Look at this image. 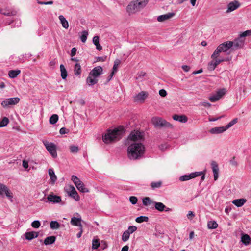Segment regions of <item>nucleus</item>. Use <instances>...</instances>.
Instances as JSON below:
<instances>
[{
    "label": "nucleus",
    "mask_w": 251,
    "mask_h": 251,
    "mask_svg": "<svg viewBox=\"0 0 251 251\" xmlns=\"http://www.w3.org/2000/svg\"><path fill=\"white\" fill-rule=\"evenodd\" d=\"M123 132V128L120 127L113 130H108L107 132L102 136L103 141L108 144L113 141L119 140Z\"/></svg>",
    "instance_id": "nucleus-1"
},
{
    "label": "nucleus",
    "mask_w": 251,
    "mask_h": 251,
    "mask_svg": "<svg viewBox=\"0 0 251 251\" xmlns=\"http://www.w3.org/2000/svg\"><path fill=\"white\" fill-rule=\"evenodd\" d=\"M145 151V147L141 143L131 144L128 148V153L132 157H140Z\"/></svg>",
    "instance_id": "nucleus-2"
},
{
    "label": "nucleus",
    "mask_w": 251,
    "mask_h": 251,
    "mask_svg": "<svg viewBox=\"0 0 251 251\" xmlns=\"http://www.w3.org/2000/svg\"><path fill=\"white\" fill-rule=\"evenodd\" d=\"M149 0H138L131 2L127 7V11L133 13L144 8L148 3Z\"/></svg>",
    "instance_id": "nucleus-3"
},
{
    "label": "nucleus",
    "mask_w": 251,
    "mask_h": 251,
    "mask_svg": "<svg viewBox=\"0 0 251 251\" xmlns=\"http://www.w3.org/2000/svg\"><path fill=\"white\" fill-rule=\"evenodd\" d=\"M151 123L157 127L172 126V125L166 120L159 117H154L151 119Z\"/></svg>",
    "instance_id": "nucleus-4"
},
{
    "label": "nucleus",
    "mask_w": 251,
    "mask_h": 251,
    "mask_svg": "<svg viewBox=\"0 0 251 251\" xmlns=\"http://www.w3.org/2000/svg\"><path fill=\"white\" fill-rule=\"evenodd\" d=\"M19 101L20 99L18 97L7 98L2 101L1 105L4 108H7L16 105Z\"/></svg>",
    "instance_id": "nucleus-5"
},
{
    "label": "nucleus",
    "mask_w": 251,
    "mask_h": 251,
    "mask_svg": "<svg viewBox=\"0 0 251 251\" xmlns=\"http://www.w3.org/2000/svg\"><path fill=\"white\" fill-rule=\"evenodd\" d=\"M0 196L4 197L5 196L12 201L13 195L9 188L4 184L0 183Z\"/></svg>",
    "instance_id": "nucleus-6"
},
{
    "label": "nucleus",
    "mask_w": 251,
    "mask_h": 251,
    "mask_svg": "<svg viewBox=\"0 0 251 251\" xmlns=\"http://www.w3.org/2000/svg\"><path fill=\"white\" fill-rule=\"evenodd\" d=\"M226 92V89L225 88L217 90L216 93L213 94L209 98V100L212 102H214L219 100Z\"/></svg>",
    "instance_id": "nucleus-7"
},
{
    "label": "nucleus",
    "mask_w": 251,
    "mask_h": 251,
    "mask_svg": "<svg viewBox=\"0 0 251 251\" xmlns=\"http://www.w3.org/2000/svg\"><path fill=\"white\" fill-rule=\"evenodd\" d=\"M144 133L138 130L132 131L128 136V139L132 141H138L143 139Z\"/></svg>",
    "instance_id": "nucleus-8"
},
{
    "label": "nucleus",
    "mask_w": 251,
    "mask_h": 251,
    "mask_svg": "<svg viewBox=\"0 0 251 251\" xmlns=\"http://www.w3.org/2000/svg\"><path fill=\"white\" fill-rule=\"evenodd\" d=\"M44 146L46 147L47 150L50 153L52 156L56 155V146L53 143H50L47 140L43 141Z\"/></svg>",
    "instance_id": "nucleus-9"
},
{
    "label": "nucleus",
    "mask_w": 251,
    "mask_h": 251,
    "mask_svg": "<svg viewBox=\"0 0 251 251\" xmlns=\"http://www.w3.org/2000/svg\"><path fill=\"white\" fill-rule=\"evenodd\" d=\"M202 174V171L200 172H195L192 173L189 175H184L181 176L179 177V180L181 181H185L187 180H189L191 179L195 178L197 176H200L201 174Z\"/></svg>",
    "instance_id": "nucleus-10"
},
{
    "label": "nucleus",
    "mask_w": 251,
    "mask_h": 251,
    "mask_svg": "<svg viewBox=\"0 0 251 251\" xmlns=\"http://www.w3.org/2000/svg\"><path fill=\"white\" fill-rule=\"evenodd\" d=\"M148 96V92L141 91L134 97V100L136 102L143 103Z\"/></svg>",
    "instance_id": "nucleus-11"
},
{
    "label": "nucleus",
    "mask_w": 251,
    "mask_h": 251,
    "mask_svg": "<svg viewBox=\"0 0 251 251\" xmlns=\"http://www.w3.org/2000/svg\"><path fill=\"white\" fill-rule=\"evenodd\" d=\"M211 166L213 173L214 179L217 180L219 177V168L218 164L215 161L211 162Z\"/></svg>",
    "instance_id": "nucleus-12"
},
{
    "label": "nucleus",
    "mask_w": 251,
    "mask_h": 251,
    "mask_svg": "<svg viewBox=\"0 0 251 251\" xmlns=\"http://www.w3.org/2000/svg\"><path fill=\"white\" fill-rule=\"evenodd\" d=\"M49 202L55 204L58 203L61 201V198L60 196L54 195L53 193L50 194L47 197Z\"/></svg>",
    "instance_id": "nucleus-13"
},
{
    "label": "nucleus",
    "mask_w": 251,
    "mask_h": 251,
    "mask_svg": "<svg viewBox=\"0 0 251 251\" xmlns=\"http://www.w3.org/2000/svg\"><path fill=\"white\" fill-rule=\"evenodd\" d=\"M233 42L231 41H227L221 44L218 46L220 48L221 51L223 52H226L233 46Z\"/></svg>",
    "instance_id": "nucleus-14"
},
{
    "label": "nucleus",
    "mask_w": 251,
    "mask_h": 251,
    "mask_svg": "<svg viewBox=\"0 0 251 251\" xmlns=\"http://www.w3.org/2000/svg\"><path fill=\"white\" fill-rule=\"evenodd\" d=\"M102 67L99 66L94 68L89 74L97 78L98 77L102 74Z\"/></svg>",
    "instance_id": "nucleus-15"
},
{
    "label": "nucleus",
    "mask_w": 251,
    "mask_h": 251,
    "mask_svg": "<svg viewBox=\"0 0 251 251\" xmlns=\"http://www.w3.org/2000/svg\"><path fill=\"white\" fill-rule=\"evenodd\" d=\"M226 130L225 126L215 127L210 129L209 132L211 134H218L222 133Z\"/></svg>",
    "instance_id": "nucleus-16"
},
{
    "label": "nucleus",
    "mask_w": 251,
    "mask_h": 251,
    "mask_svg": "<svg viewBox=\"0 0 251 251\" xmlns=\"http://www.w3.org/2000/svg\"><path fill=\"white\" fill-rule=\"evenodd\" d=\"M70 192H68L69 195L74 199L76 201H78L80 199V197L75 187L71 186L70 187Z\"/></svg>",
    "instance_id": "nucleus-17"
},
{
    "label": "nucleus",
    "mask_w": 251,
    "mask_h": 251,
    "mask_svg": "<svg viewBox=\"0 0 251 251\" xmlns=\"http://www.w3.org/2000/svg\"><path fill=\"white\" fill-rule=\"evenodd\" d=\"M39 233L36 231L26 232L25 234V237L26 240H31L38 237Z\"/></svg>",
    "instance_id": "nucleus-18"
},
{
    "label": "nucleus",
    "mask_w": 251,
    "mask_h": 251,
    "mask_svg": "<svg viewBox=\"0 0 251 251\" xmlns=\"http://www.w3.org/2000/svg\"><path fill=\"white\" fill-rule=\"evenodd\" d=\"M173 119L181 123H186L188 121L187 117L184 115H177L175 114L173 116Z\"/></svg>",
    "instance_id": "nucleus-19"
},
{
    "label": "nucleus",
    "mask_w": 251,
    "mask_h": 251,
    "mask_svg": "<svg viewBox=\"0 0 251 251\" xmlns=\"http://www.w3.org/2000/svg\"><path fill=\"white\" fill-rule=\"evenodd\" d=\"M239 5H240L238 2L237 1L230 2L228 5V8L226 12L229 13L236 10L239 7Z\"/></svg>",
    "instance_id": "nucleus-20"
},
{
    "label": "nucleus",
    "mask_w": 251,
    "mask_h": 251,
    "mask_svg": "<svg viewBox=\"0 0 251 251\" xmlns=\"http://www.w3.org/2000/svg\"><path fill=\"white\" fill-rule=\"evenodd\" d=\"M81 221L82 219L81 217L76 218L73 217L71 218L70 223L73 226H78L79 227H81L82 226V225L81 223Z\"/></svg>",
    "instance_id": "nucleus-21"
},
{
    "label": "nucleus",
    "mask_w": 251,
    "mask_h": 251,
    "mask_svg": "<svg viewBox=\"0 0 251 251\" xmlns=\"http://www.w3.org/2000/svg\"><path fill=\"white\" fill-rule=\"evenodd\" d=\"M98 82V79L96 77L89 74V75L86 79V83L89 86H92Z\"/></svg>",
    "instance_id": "nucleus-22"
},
{
    "label": "nucleus",
    "mask_w": 251,
    "mask_h": 251,
    "mask_svg": "<svg viewBox=\"0 0 251 251\" xmlns=\"http://www.w3.org/2000/svg\"><path fill=\"white\" fill-rule=\"evenodd\" d=\"M174 13H168L167 14L162 15L158 16L157 20L159 22H163L166 21L174 16Z\"/></svg>",
    "instance_id": "nucleus-23"
},
{
    "label": "nucleus",
    "mask_w": 251,
    "mask_h": 251,
    "mask_svg": "<svg viewBox=\"0 0 251 251\" xmlns=\"http://www.w3.org/2000/svg\"><path fill=\"white\" fill-rule=\"evenodd\" d=\"M48 172L50 179V183L53 184L57 180V176L52 169L50 168L48 170Z\"/></svg>",
    "instance_id": "nucleus-24"
},
{
    "label": "nucleus",
    "mask_w": 251,
    "mask_h": 251,
    "mask_svg": "<svg viewBox=\"0 0 251 251\" xmlns=\"http://www.w3.org/2000/svg\"><path fill=\"white\" fill-rule=\"evenodd\" d=\"M246 199L242 198L234 200L232 203L237 207H240L242 206L246 203Z\"/></svg>",
    "instance_id": "nucleus-25"
},
{
    "label": "nucleus",
    "mask_w": 251,
    "mask_h": 251,
    "mask_svg": "<svg viewBox=\"0 0 251 251\" xmlns=\"http://www.w3.org/2000/svg\"><path fill=\"white\" fill-rule=\"evenodd\" d=\"M155 209L159 212H163L166 208V206L162 202H153Z\"/></svg>",
    "instance_id": "nucleus-26"
},
{
    "label": "nucleus",
    "mask_w": 251,
    "mask_h": 251,
    "mask_svg": "<svg viewBox=\"0 0 251 251\" xmlns=\"http://www.w3.org/2000/svg\"><path fill=\"white\" fill-rule=\"evenodd\" d=\"M56 240V237L54 236H50L46 237L44 240V244L46 245L53 244Z\"/></svg>",
    "instance_id": "nucleus-27"
},
{
    "label": "nucleus",
    "mask_w": 251,
    "mask_h": 251,
    "mask_svg": "<svg viewBox=\"0 0 251 251\" xmlns=\"http://www.w3.org/2000/svg\"><path fill=\"white\" fill-rule=\"evenodd\" d=\"M58 18L60 21V23L63 27H64L65 29H68L69 27V23L65 19V18L63 15H60L58 17Z\"/></svg>",
    "instance_id": "nucleus-28"
},
{
    "label": "nucleus",
    "mask_w": 251,
    "mask_h": 251,
    "mask_svg": "<svg viewBox=\"0 0 251 251\" xmlns=\"http://www.w3.org/2000/svg\"><path fill=\"white\" fill-rule=\"evenodd\" d=\"M99 37L95 36L93 38V43L96 46V49L100 51L102 50V47L99 43Z\"/></svg>",
    "instance_id": "nucleus-29"
},
{
    "label": "nucleus",
    "mask_w": 251,
    "mask_h": 251,
    "mask_svg": "<svg viewBox=\"0 0 251 251\" xmlns=\"http://www.w3.org/2000/svg\"><path fill=\"white\" fill-rule=\"evenodd\" d=\"M155 201H153L150 197H146L142 199L143 204L145 206H148L151 204H153V202Z\"/></svg>",
    "instance_id": "nucleus-30"
},
{
    "label": "nucleus",
    "mask_w": 251,
    "mask_h": 251,
    "mask_svg": "<svg viewBox=\"0 0 251 251\" xmlns=\"http://www.w3.org/2000/svg\"><path fill=\"white\" fill-rule=\"evenodd\" d=\"M21 73L20 70H10L8 72V76L11 78L16 77Z\"/></svg>",
    "instance_id": "nucleus-31"
},
{
    "label": "nucleus",
    "mask_w": 251,
    "mask_h": 251,
    "mask_svg": "<svg viewBox=\"0 0 251 251\" xmlns=\"http://www.w3.org/2000/svg\"><path fill=\"white\" fill-rule=\"evenodd\" d=\"M241 241L245 245H248L251 241V237L248 234H243L241 237Z\"/></svg>",
    "instance_id": "nucleus-32"
},
{
    "label": "nucleus",
    "mask_w": 251,
    "mask_h": 251,
    "mask_svg": "<svg viewBox=\"0 0 251 251\" xmlns=\"http://www.w3.org/2000/svg\"><path fill=\"white\" fill-rule=\"evenodd\" d=\"M213 61L214 62L215 65L216 66L219 64L221 62H224V61H228L231 60V58L227 57V58H222V57H219V58H216L215 59H212Z\"/></svg>",
    "instance_id": "nucleus-33"
},
{
    "label": "nucleus",
    "mask_w": 251,
    "mask_h": 251,
    "mask_svg": "<svg viewBox=\"0 0 251 251\" xmlns=\"http://www.w3.org/2000/svg\"><path fill=\"white\" fill-rule=\"evenodd\" d=\"M76 187L79 191L82 193H87L89 192V191L88 189L86 188L85 187L84 184L82 182L79 183V184H77V185L76 186Z\"/></svg>",
    "instance_id": "nucleus-34"
},
{
    "label": "nucleus",
    "mask_w": 251,
    "mask_h": 251,
    "mask_svg": "<svg viewBox=\"0 0 251 251\" xmlns=\"http://www.w3.org/2000/svg\"><path fill=\"white\" fill-rule=\"evenodd\" d=\"M60 69L62 78L63 79H66L67 76V72L63 64H61L60 66Z\"/></svg>",
    "instance_id": "nucleus-35"
},
{
    "label": "nucleus",
    "mask_w": 251,
    "mask_h": 251,
    "mask_svg": "<svg viewBox=\"0 0 251 251\" xmlns=\"http://www.w3.org/2000/svg\"><path fill=\"white\" fill-rule=\"evenodd\" d=\"M81 73V67L79 63H76L74 66V74L75 75H79Z\"/></svg>",
    "instance_id": "nucleus-36"
},
{
    "label": "nucleus",
    "mask_w": 251,
    "mask_h": 251,
    "mask_svg": "<svg viewBox=\"0 0 251 251\" xmlns=\"http://www.w3.org/2000/svg\"><path fill=\"white\" fill-rule=\"evenodd\" d=\"M162 184V182L161 181H153L151 183V187L152 189L154 190L157 188H159L161 187Z\"/></svg>",
    "instance_id": "nucleus-37"
},
{
    "label": "nucleus",
    "mask_w": 251,
    "mask_h": 251,
    "mask_svg": "<svg viewBox=\"0 0 251 251\" xmlns=\"http://www.w3.org/2000/svg\"><path fill=\"white\" fill-rule=\"evenodd\" d=\"M58 118V116L57 114H53L50 118L49 122L50 124L54 125L57 123Z\"/></svg>",
    "instance_id": "nucleus-38"
},
{
    "label": "nucleus",
    "mask_w": 251,
    "mask_h": 251,
    "mask_svg": "<svg viewBox=\"0 0 251 251\" xmlns=\"http://www.w3.org/2000/svg\"><path fill=\"white\" fill-rule=\"evenodd\" d=\"M222 51L220 50V48L219 47V46L216 48V49L215 50L213 54L211 56V58L212 59H215L216 58H218V57H220V54L221 53Z\"/></svg>",
    "instance_id": "nucleus-39"
},
{
    "label": "nucleus",
    "mask_w": 251,
    "mask_h": 251,
    "mask_svg": "<svg viewBox=\"0 0 251 251\" xmlns=\"http://www.w3.org/2000/svg\"><path fill=\"white\" fill-rule=\"evenodd\" d=\"M59 223L56 221H52L50 222V227L52 229H57L60 227Z\"/></svg>",
    "instance_id": "nucleus-40"
},
{
    "label": "nucleus",
    "mask_w": 251,
    "mask_h": 251,
    "mask_svg": "<svg viewBox=\"0 0 251 251\" xmlns=\"http://www.w3.org/2000/svg\"><path fill=\"white\" fill-rule=\"evenodd\" d=\"M218 226V224L215 221H210L207 223V226L209 229H216Z\"/></svg>",
    "instance_id": "nucleus-41"
},
{
    "label": "nucleus",
    "mask_w": 251,
    "mask_h": 251,
    "mask_svg": "<svg viewBox=\"0 0 251 251\" xmlns=\"http://www.w3.org/2000/svg\"><path fill=\"white\" fill-rule=\"evenodd\" d=\"M88 35V31L87 30H84L81 32V34L80 35V38L81 41L83 43H85L86 41Z\"/></svg>",
    "instance_id": "nucleus-42"
},
{
    "label": "nucleus",
    "mask_w": 251,
    "mask_h": 251,
    "mask_svg": "<svg viewBox=\"0 0 251 251\" xmlns=\"http://www.w3.org/2000/svg\"><path fill=\"white\" fill-rule=\"evenodd\" d=\"M149 218L145 216H141L136 218L135 221L138 223H141L143 222H148Z\"/></svg>",
    "instance_id": "nucleus-43"
},
{
    "label": "nucleus",
    "mask_w": 251,
    "mask_h": 251,
    "mask_svg": "<svg viewBox=\"0 0 251 251\" xmlns=\"http://www.w3.org/2000/svg\"><path fill=\"white\" fill-rule=\"evenodd\" d=\"M100 245V241L98 239H93L92 240V249H97Z\"/></svg>",
    "instance_id": "nucleus-44"
},
{
    "label": "nucleus",
    "mask_w": 251,
    "mask_h": 251,
    "mask_svg": "<svg viewBox=\"0 0 251 251\" xmlns=\"http://www.w3.org/2000/svg\"><path fill=\"white\" fill-rule=\"evenodd\" d=\"M9 123V119L7 117H4L1 121H0V127H4L7 126Z\"/></svg>",
    "instance_id": "nucleus-45"
},
{
    "label": "nucleus",
    "mask_w": 251,
    "mask_h": 251,
    "mask_svg": "<svg viewBox=\"0 0 251 251\" xmlns=\"http://www.w3.org/2000/svg\"><path fill=\"white\" fill-rule=\"evenodd\" d=\"M129 233L127 232L126 231H125L122 235V240L123 242H126L129 239Z\"/></svg>",
    "instance_id": "nucleus-46"
},
{
    "label": "nucleus",
    "mask_w": 251,
    "mask_h": 251,
    "mask_svg": "<svg viewBox=\"0 0 251 251\" xmlns=\"http://www.w3.org/2000/svg\"><path fill=\"white\" fill-rule=\"evenodd\" d=\"M216 67V65H215L214 62L213 60H212L208 63L207 68L209 71H213L215 69Z\"/></svg>",
    "instance_id": "nucleus-47"
},
{
    "label": "nucleus",
    "mask_w": 251,
    "mask_h": 251,
    "mask_svg": "<svg viewBox=\"0 0 251 251\" xmlns=\"http://www.w3.org/2000/svg\"><path fill=\"white\" fill-rule=\"evenodd\" d=\"M238 119L237 118H235L232 121H231L226 126V129L227 130L229 128L231 127L237 123Z\"/></svg>",
    "instance_id": "nucleus-48"
},
{
    "label": "nucleus",
    "mask_w": 251,
    "mask_h": 251,
    "mask_svg": "<svg viewBox=\"0 0 251 251\" xmlns=\"http://www.w3.org/2000/svg\"><path fill=\"white\" fill-rule=\"evenodd\" d=\"M137 229V228L135 226H129L127 229V230H126L127 232L129 233L130 235L131 234L133 233L134 232L136 231Z\"/></svg>",
    "instance_id": "nucleus-49"
},
{
    "label": "nucleus",
    "mask_w": 251,
    "mask_h": 251,
    "mask_svg": "<svg viewBox=\"0 0 251 251\" xmlns=\"http://www.w3.org/2000/svg\"><path fill=\"white\" fill-rule=\"evenodd\" d=\"M71 180L75 183V186H77V184H79V183L81 182L80 180L76 176H75L74 175H73L72 176Z\"/></svg>",
    "instance_id": "nucleus-50"
},
{
    "label": "nucleus",
    "mask_w": 251,
    "mask_h": 251,
    "mask_svg": "<svg viewBox=\"0 0 251 251\" xmlns=\"http://www.w3.org/2000/svg\"><path fill=\"white\" fill-rule=\"evenodd\" d=\"M41 225L40 222L38 220H35L31 223V226L35 228H38Z\"/></svg>",
    "instance_id": "nucleus-51"
},
{
    "label": "nucleus",
    "mask_w": 251,
    "mask_h": 251,
    "mask_svg": "<svg viewBox=\"0 0 251 251\" xmlns=\"http://www.w3.org/2000/svg\"><path fill=\"white\" fill-rule=\"evenodd\" d=\"M250 35H251V30H246V31L243 32V33H242L240 34V38H242L243 37L250 36Z\"/></svg>",
    "instance_id": "nucleus-52"
},
{
    "label": "nucleus",
    "mask_w": 251,
    "mask_h": 251,
    "mask_svg": "<svg viewBox=\"0 0 251 251\" xmlns=\"http://www.w3.org/2000/svg\"><path fill=\"white\" fill-rule=\"evenodd\" d=\"M120 61L118 59H117L114 61V65H113V67L112 68V70H113L112 71H114V73L117 71V67H118V65L120 64Z\"/></svg>",
    "instance_id": "nucleus-53"
},
{
    "label": "nucleus",
    "mask_w": 251,
    "mask_h": 251,
    "mask_svg": "<svg viewBox=\"0 0 251 251\" xmlns=\"http://www.w3.org/2000/svg\"><path fill=\"white\" fill-rule=\"evenodd\" d=\"M129 201L132 204L134 205L137 203L138 199L136 197L131 196L129 198Z\"/></svg>",
    "instance_id": "nucleus-54"
},
{
    "label": "nucleus",
    "mask_w": 251,
    "mask_h": 251,
    "mask_svg": "<svg viewBox=\"0 0 251 251\" xmlns=\"http://www.w3.org/2000/svg\"><path fill=\"white\" fill-rule=\"evenodd\" d=\"M70 149L72 152H77L79 150L78 147L75 146H70Z\"/></svg>",
    "instance_id": "nucleus-55"
},
{
    "label": "nucleus",
    "mask_w": 251,
    "mask_h": 251,
    "mask_svg": "<svg viewBox=\"0 0 251 251\" xmlns=\"http://www.w3.org/2000/svg\"><path fill=\"white\" fill-rule=\"evenodd\" d=\"M37 3L39 4H41V5H43V4L51 5L53 4V1H47V2H42V1H40L38 0H37Z\"/></svg>",
    "instance_id": "nucleus-56"
},
{
    "label": "nucleus",
    "mask_w": 251,
    "mask_h": 251,
    "mask_svg": "<svg viewBox=\"0 0 251 251\" xmlns=\"http://www.w3.org/2000/svg\"><path fill=\"white\" fill-rule=\"evenodd\" d=\"M230 164L234 167H236L238 165L237 162L235 160V158H232V159L229 160Z\"/></svg>",
    "instance_id": "nucleus-57"
},
{
    "label": "nucleus",
    "mask_w": 251,
    "mask_h": 251,
    "mask_svg": "<svg viewBox=\"0 0 251 251\" xmlns=\"http://www.w3.org/2000/svg\"><path fill=\"white\" fill-rule=\"evenodd\" d=\"M159 94L160 96L164 97L167 95V92L164 89H161L159 91Z\"/></svg>",
    "instance_id": "nucleus-58"
},
{
    "label": "nucleus",
    "mask_w": 251,
    "mask_h": 251,
    "mask_svg": "<svg viewBox=\"0 0 251 251\" xmlns=\"http://www.w3.org/2000/svg\"><path fill=\"white\" fill-rule=\"evenodd\" d=\"M76 51H77V49L75 47L73 48L71 50L70 55L72 57L75 56L76 53Z\"/></svg>",
    "instance_id": "nucleus-59"
},
{
    "label": "nucleus",
    "mask_w": 251,
    "mask_h": 251,
    "mask_svg": "<svg viewBox=\"0 0 251 251\" xmlns=\"http://www.w3.org/2000/svg\"><path fill=\"white\" fill-rule=\"evenodd\" d=\"M195 213L192 211H189L187 215V217L189 219H192L193 217H195Z\"/></svg>",
    "instance_id": "nucleus-60"
},
{
    "label": "nucleus",
    "mask_w": 251,
    "mask_h": 251,
    "mask_svg": "<svg viewBox=\"0 0 251 251\" xmlns=\"http://www.w3.org/2000/svg\"><path fill=\"white\" fill-rule=\"evenodd\" d=\"M3 14L7 16L15 15L16 14V12L15 11L11 12H4L2 13Z\"/></svg>",
    "instance_id": "nucleus-61"
},
{
    "label": "nucleus",
    "mask_w": 251,
    "mask_h": 251,
    "mask_svg": "<svg viewBox=\"0 0 251 251\" xmlns=\"http://www.w3.org/2000/svg\"><path fill=\"white\" fill-rule=\"evenodd\" d=\"M234 44L236 47H241L243 44V41H240V43H238V41L236 40L235 41Z\"/></svg>",
    "instance_id": "nucleus-62"
},
{
    "label": "nucleus",
    "mask_w": 251,
    "mask_h": 251,
    "mask_svg": "<svg viewBox=\"0 0 251 251\" xmlns=\"http://www.w3.org/2000/svg\"><path fill=\"white\" fill-rule=\"evenodd\" d=\"M146 75V73L144 72H141L138 74V76L137 77V79H139L140 78L143 77Z\"/></svg>",
    "instance_id": "nucleus-63"
},
{
    "label": "nucleus",
    "mask_w": 251,
    "mask_h": 251,
    "mask_svg": "<svg viewBox=\"0 0 251 251\" xmlns=\"http://www.w3.org/2000/svg\"><path fill=\"white\" fill-rule=\"evenodd\" d=\"M182 68L186 72H188L190 69V67L187 65H183Z\"/></svg>",
    "instance_id": "nucleus-64"
}]
</instances>
